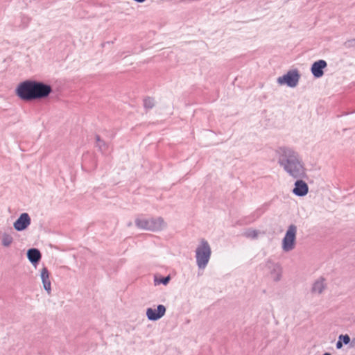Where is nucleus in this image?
Returning <instances> with one entry per match:
<instances>
[{
    "label": "nucleus",
    "instance_id": "5",
    "mask_svg": "<svg viewBox=\"0 0 355 355\" xmlns=\"http://www.w3.org/2000/svg\"><path fill=\"white\" fill-rule=\"evenodd\" d=\"M300 75L297 70H291L285 75L277 78L279 85L286 84L290 87H295L297 85Z\"/></svg>",
    "mask_w": 355,
    "mask_h": 355
},
{
    "label": "nucleus",
    "instance_id": "6",
    "mask_svg": "<svg viewBox=\"0 0 355 355\" xmlns=\"http://www.w3.org/2000/svg\"><path fill=\"white\" fill-rule=\"evenodd\" d=\"M166 307L159 304L157 306V309L148 308L146 309V316L150 321H156L162 318L166 313Z\"/></svg>",
    "mask_w": 355,
    "mask_h": 355
},
{
    "label": "nucleus",
    "instance_id": "3",
    "mask_svg": "<svg viewBox=\"0 0 355 355\" xmlns=\"http://www.w3.org/2000/svg\"><path fill=\"white\" fill-rule=\"evenodd\" d=\"M195 252L198 268L204 270L207 266L211 255V249L208 241L205 239H200Z\"/></svg>",
    "mask_w": 355,
    "mask_h": 355
},
{
    "label": "nucleus",
    "instance_id": "1",
    "mask_svg": "<svg viewBox=\"0 0 355 355\" xmlns=\"http://www.w3.org/2000/svg\"><path fill=\"white\" fill-rule=\"evenodd\" d=\"M279 165L293 178H300L304 174L303 162L299 154L292 148L279 146L275 150Z\"/></svg>",
    "mask_w": 355,
    "mask_h": 355
},
{
    "label": "nucleus",
    "instance_id": "4",
    "mask_svg": "<svg viewBox=\"0 0 355 355\" xmlns=\"http://www.w3.org/2000/svg\"><path fill=\"white\" fill-rule=\"evenodd\" d=\"M297 226L292 224L288 227L286 234L282 239V248L284 252H290L295 247Z\"/></svg>",
    "mask_w": 355,
    "mask_h": 355
},
{
    "label": "nucleus",
    "instance_id": "21",
    "mask_svg": "<svg viewBox=\"0 0 355 355\" xmlns=\"http://www.w3.org/2000/svg\"><path fill=\"white\" fill-rule=\"evenodd\" d=\"M339 340H342L343 343L347 345L350 342V338L348 335H340L339 336Z\"/></svg>",
    "mask_w": 355,
    "mask_h": 355
},
{
    "label": "nucleus",
    "instance_id": "22",
    "mask_svg": "<svg viewBox=\"0 0 355 355\" xmlns=\"http://www.w3.org/2000/svg\"><path fill=\"white\" fill-rule=\"evenodd\" d=\"M345 44L347 47L355 46V39L347 41Z\"/></svg>",
    "mask_w": 355,
    "mask_h": 355
},
{
    "label": "nucleus",
    "instance_id": "17",
    "mask_svg": "<svg viewBox=\"0 0 355 355\" xmlns=\"http://www.w3.org/2000/svg\"><path fill=\"white\" fill-rule=\"evenodd\" d=\"M96 140L97 146L101 152H104L107 148V144L103 140L101 139L98 135L96 136Z\"/></svg>",
    "mask_w": 355,
    "mask_h": 355
},
{
    "label": "nucleus",
    "instance_id": "16",
    "mask_svg": "<svg viewBox=\"0 0 355 355\" xmlns=\"http://www.w3.org/2000/svg\"><path fill=\"white\" fill-rule=\"evenodd\" d=\"M13 242V237L7 233H3L1 237V244L3 247H10Z\"/></svg>",
    "mask_w": 355,
    "mask_h": 355
},
{
    "label": "nucleus",
    "instance_id": "13",
    "mask_svg": "<svg viewBox=\"0 0 355 355\" xmlns=\"http://www.w3.org/2000/svg\"><path fill=\"white\" fill-rule=\"evenodd\" d=\"M27 257L32 264L35 265L40 261L42 254L38 249L31 248L27 251Z\"/></svg>",
    "mask_w": 355,
    "mask_h": 355
},
{
    "label": "nucleus",
    "instance_id": "25",
    "mask_svg": "<svg viewBox=\"0 0 355 355\" xmlns=\"http://www.w3.org/2000/svg\"><path fill=\"white\" fill-rule=\"evenodd\" d=\"M323 355H331L330 353L326 352Z\"/></svg>",
    "mask_w": 355,
    "mask_h": 355
},
{
    "label": "nucleus",
    "instance_id": "20",
    "mask_svg": "<svg viewBox=\"0 0 355 355\" xmlns=\"http://www.w3.org/2000/svg\"><path fill=\"white\" fill-rule=\"evenodd\" d=\"M258 231L255 230H248L245 232V236L248 238L250 239H256L258 236Z\"/></svg>",
    "mask_w": 355,
    "mask_h": 355
},
{
    "label": "nucleus",
    "instance_id": "9",
    "mask_svg": "<svg viewBox=\"0 0 355 355\" xmlns=\"http://www.w3.org/2000/svg\"><path fill=\"white\" fill-rule=\"evenodd\" d=\"M327 63L324 60H319L313 62L311 68V71L313 76L316 78L322 77L324 74L323 70L327 67Z\"/></svg>",
    "mask_w": 355,
    "mask_h": 355
},
{
    "label": "nucleus",
    "instance_id": "19",
    "mask_svg": "<svg viewBox=\"0 0 355 355\" xmlns=\"http://www.w3.org/2000/svg\"><path fill=\"white\" fill-rule=\"evenodd\" d=\"M170 279H171L170 276H166V277L161 278V279H157L155 277V284L158 285V284H162L164 285H166L169 282Z\"/></svg>",
    "mask_w": 355,
    "mask_h": 355
},
{
    "label": "nucleus",
    "instance_id": "23",
    "mask_svg": "<svg viewBox=\"0 0 355 355\" xmlns=\"http://www.w3.org/2000/svg\"><path fill=\"white\" fill-rule=\"evenodd\" d=\"M343 347V343H341L340 340H339L336 343V347L338 349H340Z\"/></svg>",
    "mask_w": 355,
    "mask_h": 355
},
{
    "label": "nucleus",
    "instance_id": "15",
    "mask_svg": "<svg viewBox=\"0 0 355 355\" xmlns=\"http://www.w3.org/2000/svg\"><path fill=\"white\" fill-rule=\"evenodd\" d=\"M135 225L139 229L149 231L150 227H151L150 218H138L135 220Z\"/></svg>",
    "mask_w": 355,
    "mask_h": 355
},
{
    "label": "nucleus",
    "instance_id": "7",
    "mask_svg": "<svg viewBox=\"0 0 355 355\" xmlns=\"http://www.w3.org/2000/svg\"><path fill=\"white\" fill-rule=\"evenodd\" d=\"M266 267L270 270L271 277L274 281L278 282L281 279L282 269L279 263L268 260Z\"/></svg>",
    "mask_w": 355,
    "mask_h": 355
},
{
    "label": "nucleus",
    "instance_id": "2",
    "mask_svg": "<svg viewBox=\"0 0 355 355\" xmlns=\"http://www.w3.org/2000/svg\"><path fill=\"white\" fill-rule=\"evenodd\" d=\"M52 92L51 85L41 81L27 80L19 83L16 89L19 98L25 101L43 99Z\"/></svg>",
    "mask_w": 355,
    "mask_h": 355
},
{
    "label": "nucleus",
    "instance_id": "12",
    "mask_svg": "<svg viewBox=\"0 0 355 355\" xmlns=\"http://www.w3.org/2000/svg\"><path fill=\"white\" fill-rule=\"evenodd\" d=\"M150 231L157 232L161 231L166 227V223L162 217L150 218Z\"/></svg>",
    "mask_w": 355,
    "mask_h": 355
},
{
    "label": "nucleus",
    "instance_id": "14",
    "mask_svg": "<svg viewBox=\"0 0 355 355\" xmlns=\"http://www.w3.org/2000/svg\"><path fill=\"white\" fill-rule=\"evenodd\" d=\"M326 288V284L324 283V279L322 277H320L317 279L313 284L311 291L313 293L321 294Z\"/></svg>",
    "mask_w": 355,
    "mask_h": 355
},
{
    "label": "nucleus",
    "instance_id": "10",
    "mask_svg": "<svg viewBox=\"0 0 355 355\" xmlns=\"http://www.w3.org/2000/svg\"><path fill=\"white\" fill-rule=\"evenodd\" d=\"M309 192V187L307 184L302 180H297L295 182V187L293 189V193L300 197H302L306 196Z\"/></svg>",
    "mask_w": 355,
    "mask_h": 355
},
{
    "label": "nucleus",
    "instance_id": "18",
    "mask_svg": "<svg viewBox=\"0 0 355 355\" xmlns=\"http://www.w3.org/2000/svg\"><path fill=\"white\" fill-rule=\"evenodd\" d=\"M144 105L147 109L153 108L155 105V100L153 98L147 97L144 100Z\"/></svg>",
    "mask_w": 355,
    "mask_h": 355
},
{
    "label": "nucleus",
    "instance_id": "24",
    "mask_svg": "<svg viewBox=\"0 0 355 355\" xmlns=\"http://www.w3.org/2000/svg\"><path fill=\"white\" fill-rule=\"evenodd\" d=\"M135 1L137 2V3H143L146 0H134Z\"/></svg>",
    "mask_w": 355,
    "mask_h": 355
},
{
    "label": "nucleus",
    "instance_id": "8",
    "mask_svg": "<svg viewBox=\"0 0 355 355\" xmlns=\"http://www.w3.org/2000/svg\"><path fill=\"white\" fill-rule=\"evenodd\" d=\"M31 224V218L27 213L21 214L17 220L14 223V228L17 231H23L26 230Z\"/></svg>",
    "mask_w": 355,
    "mask_h": 355
},
{
    "label": "nucleus",
    "instance_id": "11",
    "mask_svg": "<svg viewBox=\"0 0 355 355\" xmlns=\"http://www.w3.org/2000/svg\"><path fill=\"white\" fill-rule=\"evenodd\" d=\"M40 277L44 290L48 293V294H50L51 291V283L50 281L49 272L46 267H43L42 268L40 271Z\"/></svg>",
    "mask_w": 355,
    "mask_h": 355
}]
</instances>
